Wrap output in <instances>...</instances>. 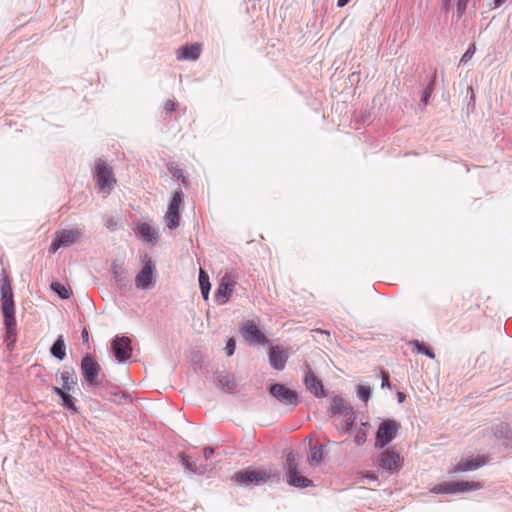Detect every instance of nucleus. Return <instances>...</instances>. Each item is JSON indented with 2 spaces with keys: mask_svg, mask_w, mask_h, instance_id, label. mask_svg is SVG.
<instances>
[{
  "mask_svg": "<svg viewBox=\"0 0 512 512\" xmlns=\"http://www.w3.org/2000/svg\"><path fill=\"white\" fill-rule=\"evenodd\" d=\"M112 350L119 362L128 360L132 355L131 340L128 337H116L112 343Z\"/></svg>",
  "mask_w": 512,
  "mask_h": 512,
  "instance_id": "f8f14e48",
  "label": "nucleus"
},
{
  "mask_svg": "<svg viewBox=\"0 0 512 512\" xmlns=\"http://www.w3.org/2000/svg\"><path fill=\"white\" fill-rule=\"evenodd\" d=\"M117 268V265L116 264H113V273H114V277L116 279V281H122L124 278H125V275H124V272H118L116 270Z\"/></svg>",
  "mask_w": 512,
  "mask_h": 512,
  "instance_id": "ea45409f",
  "label": "nucleus"
},
{
  "mask_svg": "<svg viewBox=\"0 0 512 512\" xmlns=\"http://www.w3.org/2000/svg\"><path fill=\"white\" fill-rule=\"evenodd\" d=\"M310 458L309 461L312 465H318L323 458V445L320 447L310 446Z\"/></svg>",
  "mask_w": 512,
  "mask_h": 512,
  "instance_id": "a878e982",
  "label": "nucleus"
},
{
  "mask_svg": "<svg viewBox=\"0 0 512 512\" xmlns=\"http://www.w3.org/2000/svg\"><path fill=\"white\" fill-rule=\"evenodd\" d=\"M219 383L221 384L222 389L225 392H232L236 387L235 382L229 380L227 377L219 379Z\"/></svg>",
  "mask_w": 512,
  "mask_h": 512,
  "instance_id": "2f4dec72",
  "label": "nucleus"
},
{
  "mask_svg": "<svg viewBox=\"0 0 512 512\" xmlns=\"http://www.w3.org/2000/svg\"><path fill=\"white\" fill-rule=\"evenodd\" d=\"M164 109L166 112L170 113V112H173L175 109H176V103L174 100H167L165 103H164Z\"/></svg>",
  "mask_w": 512,
  "mask_h": 512,
  "instance_id": "4c0bfd02",
  "label": "nucleus"
},
{
  "mask_svg": "<svg viewBox=\"0 0 512 512\" xmlns=\"http://www.w3.org/2000/svg\"><path fill=\"white\" fill-rule=\"evenodd\" d=\"M199 284H200L203 298L205 300H207L208 295H209V290H210V282H209L208 275L202 269H200V273H199Z\"/></svg>",
  "mask_w": 512,
  "mask_h": 512,
  "instance_id": "b1692460",
  "label": "nucleus"
},
{
  "mask_svg": "<svg viewBox=\"0 0 512 512\" xmlns=\"http://www.w3.org/2000/svg\"><path fill=\"white\" fill-rule=\"evenodd\" d=\"M241 334L243 338L250 343L265 344L267 342L266 336L258 329L256 324L251 320H248L243 324L241 328Z\"/></svg>",
  "mask_w": 512,
  "mask_h": 512,
  "instance_id": "ddd939ff",
  "label": "nucleus"
},
{
  "mask_svg": "<svg viewBox=\"0 0 512 512\" xmlns=\"http://www.w3.org/2000/svg\"><path fill=\"white\" fill-rule=\"evenodd\" d=\"M287 482L298 488H305L311 485V480L303 476L299 468V461L293 452L287 455Z\"/></svg>",
  "mask_w": 512,
  "mask_h": 512,
  "instance_id": "f257e3e1",
  "label": "nucleus"
},
{
  "mask_svg": "<svg viewBox=\"0 0 512 512\" xmlns=\"http://www.w3.org/2000/svg\"><path fill=\"white\" fill-rule=\"evenodd\" d=\"M469 0H458L457 1V14L461 16L467 8V3Z\"/></svg>",
  "mask_w": 512,
  "mask_h": 512,
  "instance_id": "e433bc0d",
  "label": "nucleus"
},
{
  "mask_svg": "<svg viewBox=\"0 0 512 512\" xmlns=\"http://www.w3.org/2000/svg\"><path fill=\"white\" fill-rule=\"evenodd\" d=\"M403 465V457L395 448H388L378 456V466L390 473L398 472Z\"/></svg>",
  "mask_w": 512,
  "mask_h": 512,
  "instance_id": "20e7f679",
  "label": "nucleus"
},
{
  "mask_svg": "<svg viewBox=\"0 0 512 512\" xmlns=\"http://www.w3.org/2000/svg\"><path fill=\"white\" fill-rule=\"evenodd\" d=\"M117 224H118L117 221L113 217L107 219L106 222H105L106 228L111 230V231L116 230Z\"/></svg>",
  "mask_w": 512,
  "mask_h": 512,
  "instance_id": "58836bf2",
  "label": "nucleus"
},
{
  "mask_svg": "<svg viewBox=\"0 0 512 512\" xmlns=\"http://www.w3.org/2000/svg\"><path fill=\"white\" fill-rule=\"evenodd\" d=\"M367 438V429L365 424H363V427L357 429L355 435H354V441L355 443L360 446L363 443H365Z\"/></svg>",
  "mask_w": 512,
  "mask_h": 512,
  "instance_id": "c756f323",
  "label": "nucleus"
},
{
  "mask_svg": "<svg viewBox=\"0 0 512 512\" xmlns=\"http://www.w3.org/2000/svg\"><path fill=\"white\" fill-rule=\"evenodd\" d=\"M355 421V415L352 409H345V413L343 416V424L341 425L342 431H348Z\"/></svg>",
  "mask_w": 512,
  "mask_h": 512,
  "instance_id": "bb28decb",
  "label": "nucleus"
},
{
  "mask_svg": "<svg viewBox=\"0 0 512 512\" xmlns=\"http://www.w3.org/2000/svg\"><path fill=\"white\" fill-rule=\"evenodd\" d=\"M183 202V194L181 191H177L174 193L168 210L165 213L164 220L169 229H174L179 226L180 222V206Z\"/></svg>",
  "mask_w": 512,
  "mask_h": 512,
  "instance_id": "0eeeda50",
  "label": "nucleus"
},
{
  "mask_svg": "<svg viewBox=\"0 0 512 512\" xmlns=\"http://www.w3.org/2000/svg\"><path fill=\"white\" fill-rule=\"evenodd\" d=\"M203 453H204V457L206 459H208L214 454V450H213V448L207 447L204 449Z\"/></svg>",
  "mask_w": 512,
  "mask_h": 512,
  "instance_id": "79ce46f5",
  "label": "nucleus"
},
{
  "mask_svg": "<svg viewBox=\"0 0 512 512\" xmlns=\"http://www.w3.org/2000/svg\"><path fill=\"white\" fill-rule=\"evenodd\" d=\"M96 181L102 191L110 193L116 184L112 168L102 159H98L95 163Z\"/></svg>",
  "mask_w": 512,
  "mask_h": 512,
  "instance_id": "7ed1b4c3",
  "label": "nucleus"
},
{
  "mask_svg": "<svg viewBox=\"0 0 512 512\" xmlns=\"http://www.w3.org/2000/svg\"><path fill=\"white\" fill-rule=\"evenodd\" d=\"M51 354L59 359L63 360L66 356V347L63 336H59L51 347Z\"/></svg>",
  "mask_w": 512,
  "mask_h": 512,
  "instance_id": "412c9836",
  "label": "nucleus"
},
{
  "mask_svg": "<svg viewBox=\"0 0 512 512\" xmlns=\"http://www.w3.org/2000/svg\"><path fill=\"white\" fill-rule=\"evenodd\" d=\"M1 294V311L4 319L15 318V305L13 300V291L10 281L7 276H4L1 280L0 286Z\"/></svg>",
  "mask_w": 512,
  "mask_h": 512,
  "instance_id": "f03ea898",
  "label": "nucleus"
},
{
  "mask_svg": "<svg viewBox=\"0 0 512 512\" xmlns=\"http://www.w3.org/2000/svg\"><path fill=\"white\" fill-rule=\"evenodd\" d=\"M506 0H494L495 7L501 6Z\"/></svg>",
  "mask_w": 512,
  "mask_h": 512,
  "instance_id": "49530a36",
  "label": "nucleus"
},
{
  "mask_svg": "<svg viewBox=\"0 0 512 512\" xmlns=\"http://www.w3.org/2000/svg\"><path fill=\"white\" fill-rule=\"evenodd\" d=\"M201 44L195 43L192 45H185L178 49V60H197L201 54Z\"/></svg>",
  "mask_w": 512,
  "mask_h": 512,
  "instance_id": "a211bd4d",
  "label": "nucleus"
},
{
  "mask_svg": "<svg viewBox=\"0 0 512 512\" xmlns=\"http://www.w3.org/2000/svg\"><path fill=\"white\" fill-rule=\"evenodd\" d=\"M345 409H349L348 407H346L344 405V402L342 399L340 398H335L333 400V404L331 406V412L332 414L336 415V414H342L344 416V413H345Z\"/></svg>",
  "mask_w": 512,
  "mask_h": 512,
  "instance_id": "c85d7f7f",
  "label": "nucleus"
},
{
  "mask_svg": "<svg viewBox=\"0 0 512 512\" xmlns=\"http://www.w3.org/2000/svg\"><path fill=\"white\" fill-rule=\"evenodd\" d=\"M382 387L390 388L389 374L386 371H382Z\"/></svg>",
  "mask_w": 512,
  "mask_h": 512,
  "instance_id": "a19ab883",
  "label": "nucleus"
},
{
  "mask_svg": "<svg viewBox=\"0 0 512 512\" xmlns=\"http://www.w3.org/2000/svg\"><path fill=\"white\" fill-rule=\"evenodd\" d=\"M371 395L370 388L365 386H359L358 388V396L363 401H368Z\"/></svg>",
  "mask_w": 512,
  "mask_h": 512,
  "instance_id": "f704fd0d",
  "label": "nucleus"
},
{
  "mask_svg": "<svg viewBox=\"0 0 512 512\" xmlns=\"http://www.w3.org/2000/svg\"><path fill=\"white\" fill-rule=\"evenodd\" d=\"M51 288L52 290H54L55 292L58 293V295L63 298V299H67L70 297V294H71V291L69 288H66L65 286H63L62 284L58 283V282H54L51 284Z\"/></svg>",
  "mask_w": 512,
  "mask_h": 512,
  "instance_id": "cd10ccee",
  "label": "nucleus"
},
{
  "mask_svg": "<svg viewBox=\"0 0 512 512\" xmlns=\"http://www.w3.org/2000/svg\"><path fill=\"white\" fill-rule=\"evenodd\" d=\"M4 325L6 328V338L10 340L12 343L16 340V320L13 319H4Z\"/></svg>",
  "mask_w": 512,
  "mask_h": 512,
  "instance_id": "393cba45",
  "label": "nucleus"
},
{
  "mask_svg": "<svg viewBox=\"0 0 512 512\" xmlns=\"http://www.w3.org/2000/svg\"><path fill=\"white\" fill-rule=\"evenodd\" d=\"M399 427V424L394 420L388 419L383 421L376 433L375 447L383 448L390 443L396 437Z\"/></svg>",
  "mask_w": 512,
  "mask_h": 512,
  "instance_id": "39448f33",
  "label": "nucleus"
},
{
  "mask_svg": "<svg viewBox=\"0 0 512 512\" xmlns=\"http://www.w3.org/2000/svg\"><path fill=\"white\" fill-rule=\"evenodd\" d=\"M137 233L147 242H155L157 240V235L154 229L148 223H139L137 225Z\"/></svg>",
  "mask_w": 512,
  "mask_h": 512,
  "instance_id": "aec40b11",
  "label": "nucleus"
},
{
  "mask_svg": "<svg viewBox=\"0 0 512 512\" xmlns=\"http://www.w3.org/2000/svg\"><path fill=\"white\" fill-rule=\"evenodd\" d=\"M101 367L90 355H86L81 361V372L90 385L98 384L97 378Z\"/></svg>",
  "mask_w": 512,
  "mask_h": 512,
  "instance_id": "1a4fd4ad",
  "label": "nucleus"
},
{
  "mask_svg": "<svg viewBox=\"0 0 512 512\" xmlns=\"http://www.w3.org/2000/svg\"><path fill=\"white\" fill-rule=\"evenodd\" d=\"M486 462L487 458L485 456L470 457L459 462L454 470L458 472H467L485 465Z\"/></svg>",
  "mask_w": 512,
  "mask_h": 512,
  "instance_id": "f3484780",
  "label": "nucleus"
},
{
  "mask_svg": "<svg viewBox=\"0 0 512 512\" xmlns=\"http://www.w3.org/2000/svg\"><path fill=\"white\" fill-rule=\"evenodd\" d=\"M236 283V276L232 273L226 272L220 279L215 293V301L220 305L226 304L234 291Z\"/></svg>",
  "mask_w": 512,
  "mask_h": 512,
  "instance_id": "423d86ee",
  "label": "nucleus"
},
{
  "mask_svg": "<svg viewBox=\"0 0 512 512\" xmlns=\"http://www.w3.org/2000/svg\"><path fill=\"white\" fill-rule=\"evenodd\" d=\"M182 464L193 473H203V470H199L196 463L191 461L189 456H182Z\"/></svg>",
  "mask_w": 512,
  "mask_h": 512,
  "instance_id": "7c9ffc66",
  "label": "nucleus"
},
{
  "mask_svg": "<svg viewBox=\"0 0 512 512\" xmlns=\"http://www.w3.org/2000/svg\"><path fill=\"white\" fill-rule=\"evenodd\" d=\"M350 0H338L337 1V5L338 7H344L345 5H347L349 3Z\"/></svg>",
  "mask_w": 512,
  "mask_h": 512,
  "instance_id": "37998d69",
  "label": "nucleus"
},
{
  "mask_svg": "<svg viewBox=\"0 0 512 512\" xmlns=\"http://www.w3.org/2000/svg\"><path fill=\"white\" fill-rule=\"evenodd\" d=\"M304 383L306 388L316 396H323L324 389L321 381L317 379L315 374L312 372L309 366H307V371L304 376Z\"/></svg>",
  "mask_w": 512,
  "mask_h": 512,
  "instance_id": "dca6fc26",
  "label": "nucleus"
},
{
  "mask_svg": "<svg viewBox=\"0 0 512 512\" xmlns=\"http://www.w3.org/2000/svg\"><path fill=\"white\" fill-rule=\"evenodd\" d=\"M413 345L415 346L417 352L423 353L430 358H434V354L424 344L420 343L419 341H414Z\"/></svg>",
  "mask_w": 512,
  "mask_h": 512,
  "instance_id": "473e14b6",
  "label": "nucleus"
},
{
  "mask_svg": "<svg viewBox=\"0 0 512 512\" xmlns=\"http://www.w3.org/2000/svg\"><path fill=\"white\" fill-rule=\"evenodd\" d=\"M448 5V0H444V6L446 7Z\"/></svg>",
  "mask_w": 512,
  "mask_h": 512,
  "instance_id": "8fccbe9b",
  "label": "nucleus"
},
{
  "mask_svg": "<svg viewBox=\"0 0 512 512\" xmlns=\"http://www.w3.org/2000/svg\"><path fill=\"white\" fill-rule=\"evenodd\" d=\"M53 391L61 397L63 405L76 411V406L73 398L68 394L69 391H66L64 389H60V387H54Z\"/></svg>",
  "mask_w": 512,
  "mask_h": 512,
  "instance_id": "5701e85b",
  "label": "nucleus"
},
{
  "mask_svg": "<svg viewBox=\"0 0 512 512\" xmlns=\"http://www.w3.org/2000/svg\"><path fill=\"white\" fill-rule=\"evenodd\" d=\"M154 266L151 259L145 261L143 268L136 275L135 285L139 289H149L153 283Z\"/></svg>",
  "mask_w": 512,
  "mask_h": 512,
  "instance_id": "4468645a",
  "label": "nucleus"
},
{
  "mask_svg": "<svg viewBox=\"0 0 512 512\" xmlns=\"http://www.w3.org/2000/svg\"><path fill=\"white\" fill-rule=\"evenodd\" d=\"M270 393L281 403L296 406L298 403L297 394L282 384H274L270 388Z\"/></svg>",
  "mask_w": 512,
  "mask_h": 512,
  "instance_id": "9b49d317",
  "label": "nucleus"
},
{
  "mask_svg": "<svg viewBox=\"0 0 512 512\" xmlns=\"http://www.w3.org/2000/svg\"><path fill=\"white\" fill-rule=\"evenodd\" d=\"M428 97H429V92H428V90H426V91L424 92V94H423V99H422V101H423L424 103H427V99H428Z\"/></svg>",
  "mask_w": 512,
  "mask_h": 512,
  "instance_id": "a18cd8bd",
  "label": "nucleus"
},
{
  "mask_svg": "<svg viewBox=\"0 0 512 512\" xmlns=\"http://www.w3.org/2000/svg\"><path fill=\"white\" fill-rule=\"evenodd\" d=\"M475 51H476L475 44H471L469 46V48L467 49V51L462 56L460 62L463 63V64H466L473 57Z\"/></svg>",
  "mask_w": 512,
  "mask_h": 512,
  "instance_id": "72a5a7b5",
  "label": "nucleus"
},
{
  "mask_svg": "<svg viewBox=\"0 0 512 512\" xmlns=\"http://www.w3.org/2000/svg\"><path fill=\"white\" fill-rule=\"evenodd\" d=\"M482 485L479 482H468V481H457L450 482V494L457 492H465L468 490H478L481 489Z\"/></svg>",
  "mask_w": 512,
  "mask_h": 512,
  "instance_id": "6ab92c4d",
  "label": "nucleus"
},
{
  "mask_svg": "<svg viewBox=\"0 0 512 512\" xmlns=\"http://www.w3.org/2000/svg\"><path fill=\"white\" fill-rule=\"evenodd\" d=\"M398 397H399L400 401H402L404 395L402 393H398Z\"/></svg>",
  "mask_w": 512,
  "mask_h": 512,
  "instance_id": "09e8293b",
  "label": "nucleus"
},
{
  "mask_svg": "<svg viewBox=\"0 0 512 512\" xmlns=\"http://www.w3.org/2000/svg\"><path fill=\"white\" fill-rule=\"evenodd\" d=\"M287 360L288 355L282 347L276 345L270 348L269 362L274 369L283 370Z\"/></svg>",
  "mask_w": 512,
  "mask_h": 512,
  "instance_id": "2eb2a0df",
  "label": "nucleus"
},
{
  "mask_svg": "<svg viewBox=\"0 0 512 512\" xmlns=\"http://www.w3.org/2000/svg\"><path fill=\"white\" fill-rule=\"evenodd\" d=\"M81 236L78 230L64 229L56 232V237L50 246V252L55 253L60 247L76 242Z\"/></svg>",
  "mask_w": 512,
  "mask_h": 512,
  "instance_id": "9d476101",
  "label": "nucleus"
},
{
  "mask_svg": "<svg viewBox=\"0 0 512 512\" xmlns=\"http://www.w3.org/2000/svg\"><path fill=\"white\" fill-rule=\"evenodd\" d=\"M61 380H62V387L60 389L70 391L72 389V387L74 386V384L76 383L74 370L73 369L64 370L61 373Z\"/></svg>",
  "mask_w": 512,
  "mask_h": 512,
  "instance_id": "4be33fe9",
  "label": "nucleus"
},
{
  "mask_svg": "<svg viewBox=\"0 0 512 512\" xmlns=\"http://www.w3.org/2000/svg\"><path fill=\"white\" fill-rule=\"evenodd\" d=\"M447 491V487H440L439 489L437 488H433V492H446Z\"/></svg>",
  "mask_w": 512,
  "mask_h": 512,
  "instance_id": "c03bdc74",
  "label": "nucleus"
},
{
  "mask_svg": "<svg viewBox=\"0 0 512 512\" xmlns=\"http://www.w3.org/2000/svg\"><path fill=\"white\" fill-rule=\"evenodd\" d=\"M267 471L244 470L235 473L233 479L239 484H261L270 478Z\"/></svg>",
  "mask_w": 512,
  "mask_h": 512,
  "instance_id": "6e6552de",
  "label": "nucleus"
},
{
  "mask_svg": "<svg viewBox=\"0 0 512 512\" xmlns=\"http://www.w3.org/2000/svg\"><path fill=\"white\" fill-rule=\"evenodd\" d=\"M82 336H83L84 340H86V341L88 340V333L86 330L83 331Z\"/></svg>",
  "mask_w": 512,
  "mask_h": 512,
  "instance_id": "de8ad7c7",
  "label": "nucleus"
},
{
  "mask_svg": "<svg viewBox=\"0 0 512 512\" xmlns=\"http://www.w3.org/2000/svg\"><path fill=\"white\" fill-rule=\"evenodd\" d=\"M235 340L233 338H230L228 341H227V344H226V347H225V350H226V353L228 356H231L233 355L234 351H235Z\"/></svg>",
  "mask_w": 512,
  "mask_h": 512,
  "instance_id": "c9c22d12",
  "label": "nucleus"
}]
</instances>
